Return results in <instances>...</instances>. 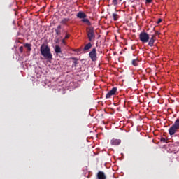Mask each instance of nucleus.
Wrapping results in <instances>:
<instances>
[{"label":"nucleus","instance_id":"2eb2a0df","mask_svg":"<svg viewBox=\"0 0 179 179\" xmlns=\"http://www.w3.org/2000/svg\"><path fill=\"white\" fill-rule=\"evenodd\" d=\"M24 47H25V48H27L28 52H30V51H31V44L25 43L24 44Z\"/></svg>","mask_w":179,"mask_h":179},{"label":"nucleus","instance_id":"f8f14e48","mask_svg":"<svg viewBox=\"0 0 179 179\" xmlns=\"http://www.w3.org/2000/svg\"><path fill=\"white\" fill-rule=\"evenodd\" d=\"M69 20H71V19L69 18H63L60 23L61 24H64L65 26H68V22H69Z\"/></svg>","mask_w":179,"mask_h":179},{"label":"nucleus","instance_id":"f03ea898","mask_svg":"<svg viewBox=\"0 0 179 179\" xmlns=\"http://www.w3.org/2000/svg\"><path fill=\"white\" fill-rule=\"evenodd\" d=\"M179 129V119H177L174 124L169 128V134L171 136H173L174 134H177Z\"/></svg>","mask_w":179,"mask_h":179},{"label":"nucleus","instance_id":"dca6fc26","mask_svg":"<svg viewBox=\"0 0 179 179\" xmlns=\"http://www.w3.org/2000/svg\"><path fill=\"white\" fill-rule=\"evenodd\" d=\"M112 17L115 22H117V20H118V19H120V16L117 13H113Z\"/></svg>","mask_w":179,"mask_h":179},{"label":"nucleus","instance_id":"aec40b11","mask_svg":"<svg viewBox=\"0 0 179 179\" xmlns=\"http://www.w3.org/2000/svg\"><path fill=\"white\" fill-rule=\"evenodd\" d=\"M161 142H163V143H167V140H166L165 138H161Z\"/></svg>","mask_w":179,"mask_h":179},{"label":"nucleus","instance_id":"20e7f679","mask_svg":"<svg viewBox=\"0 0 179 179\" xmlns=\"http://www.w3.org/2000/svg\"><path fill=\"white\" fill-rule=\"evenodd\" d=\"M150 38V36H149V34H148L145 31L141 32L139 35V39L143 43H148Z\"/></svg>","mask_w":179,"mask_h":179},{"label":"nucleus","instance_id":"bb28decb","mask_svg":"<svg viewBox=\"0 0 179 179\" xmlns=\"http://www.w3.org/2000/svg\"><path fill=\"white\" fill-rule=\"evenodd\" d=\"M157 34H159V31L155 32V36L157 35Z\"/></svg>","mask_w":179,"mask_h":179},{"label":"nucleus","instance_id":"1a4fd4ad","mask_svg":"<svg viewBox=\"0 0 179 179\" xmlns=\"http://www.w3.org/2000/svg\"><path fill=\"white\" fill-rule=\"evenodd\" d=\"M77 17L78 19H85L86 17H87V15H86V14L82 11H79L78 13L77 14Z\"/></svg>","mask_w":179,"mask_h":179},{"label":"nucleus","instance_id":"393cba45","mask_svg":"<svg viewBox=\"0 0 179 179\" xmlns=\"http://www.w3.org/2000/svg\"><path fill=\"white\" fill-rule=\"evenodd\" d=\"M147 3H150L152 2V0H145Z\"/></svg>","mask_w":179,"mask_h":179},{"label":"nucleus","instance_id":"412c9836","mask_svg":"<svg viewBox=\"0 0 179 179\" xmlns=\"http://www.w3.org/2000/svg\"><path fill=\"white\" fill-rule=\"evenodd\" d=\"M65 38L62 40V43L64 45H66V41H65Z\"/></svg>","mask_w":179,"mask_h":179},{"label":"nucleus","instance_id":"9d476101","mask_svg":"<svg viewBox=\"0 0 179 179\" xmlns=\"http://www.w3.org/2000/svg\"><path fill=\"white\" fill-rule=\"evenodd\" d=\"M97 178L98 179H106V174H104V172L103 171H99L97 173Z\"/></svg>","mask_w":179,"mask_h":179},{"label":"nucleus","instance_id":"6e6552de","mask_svg":"<svg viewBox=\"0 0 179 179\" xmlns=\"http://www.w3.org/2000/svg\"><path fill=\"white\" fill-rule=\"evenodd\" d=\"M110 143H111V145H113L115 146H117L118 145H120L121 141L120 139L113 138L110 141Z\"/></svg>","mask_w":179,"mask_h":179},{"label":"nucleus","instance_id":"5701e85b","mask_svg":"<svg viewBox=\"0 0 179 179\" xmlns=\"http://www.w3.org/2000/svg\"><path fill=\"white\" fill-rule=\"evenodd\" d=\"M20 52L21 53L23 52V46H20Z\"/></svg>","mask_w":179,"mask_h":179},{"label":"nucleus","instance_id":"0eeeda50","mask_svg":"<svg viewBox=\"0 0 179 179\" xmlns=\"http://www.w3.org/2000/svg\"><path fill=\"white\" fill-rule=\"evenodd\" d=\"M155 41H156V35H151L150 41H148L149 47H153L155 45Z\"/></svg>","mask_w":179,"mask_h":179},{"label":"nucleus","instance_id":"cd10ccee","mask_svg":"<svg viewBox=\"0 0 179 179\" xmlns=\"http://www.w3.org/2000/svg\"><path fill=\"white\" fill-rule=\"evenodd\" d=\"M73 59H76V58H73Z\"/></svg>","mask_w":179,"mask_h":179},{"label":"nucleus","instance_id":"f257e3e1","mask_svg":"<svg viewBox=\"0 0 179 179\" xmlns=\"http://www.w3.org/2000/svg\"><path fill=\"white\" fill-rule=\"evenodd\" d=\"M40 51L42 57L47 59L48 61H51L52 59V53H51V49L48 45L42 44L40 48Z\"/></svg>","mask_w":179,"mask_h":179},{"label":"nucleus","instance_id":"a211bd4d","mask_svg":"<svg viewBox=\"0 0 179 179\" xmlns=\"http://www.w3.org/2000/svg\"><path fill=\"white\" fill-rule=\"evenodd\" d=\"M132 65H134V66H138V59L132 60Z\"/></svg>","mask_w":179,"mask_h":179},{"label":"nucleus","instance_id":"7ed1b4c3","mask_svg":"<svg viewBox=\"0 0 179 179\" xmlns=\"http://www.w3.org/2000/svg\"><path fill=\"white\" fill-rule=\"evenodd\" d=\"M87 35L89 41H94V38H96V35L94 34V28H93V27H90L87 28Z\"/></svg>","mask_w":179,"mask_h":179},{"label":"nucleus","instance_id":"a878e982","mask_svg":"<svg viewBox=\"0 0 179 179\" xmlns=\"http://www.w3.org/2000/svg\"><path fill=\"white\" fill-rule=\"evenodd\" d=\"M157 23H162V19H159Z\"/></svg>","mask_w":179,"mask_h":179},{"label":"nucleus","instance_id":"f3484780","mask_svg":"<svg viewBox=\"0 0 179 179\" xmlns=\"http://www.w3.org/2000/svg\"><path fill=\"white\" fill-rule=\"evenodd\" d=\"M81 22H83V23H86L88 26H90L92 24L89 19L83 18V20H81Z\"/></svg>","mask_w":179,"mask_h":179},{"label":"nucleus","instance_id":"9b49d317","mask_svg":"<svg viewBox=\"0 0 179 179\" xmlns=\"http://www.w3.org/2000/svg\"><path fill=\"white\" fill-rule=\"evenodd\" d=\"M55 52L57 54V55H58L59 54H62V50H61V47L58 45H56L55 48Z\"/></svg>","mask_w":179,"mask_h":179},{"label":"nucleus","instance_id":"6ab92c4d","mask_svg":"<svg viewBox=\"0 0 179 179\" xmlns=\"http://www.w3.org/2000/svg\"><path fill=\"white\" fill-rule=\"evenodd\" d=\"M112 3H113V5H114V6H117V5H118V1L117 0H113Z\"/></svg>","mask_w":179,"mask_h":179},{"label":"nucleus","instance_id":"423d86ee","mask_svg":"<svg viewBox=\"0 0 179 179\" xmlns=\"http://www.w3.org/2000/svg\"><path fill=\"white\" fill-rule=\"evenodd\" d=\"M115 93H117V87H113L111 90L106 94V98L110 99L111 96L115 95Z\"/></svg>","mask_w":179,"mask_h":179},{"label":"nucleus","instance_id":"4be33fe9","mask_svg":"<svg viewBox=\"0 0 179 179\" xmlns=\"http://www.w3.org/2000/svg\"><path fill=\"white\" fill-rule=\"evenodd\" d=\"M69 37H71V34H66V36H65V37H64V39H68Z\"/></svg>","mask_w":179,"mask_h":179},{"label":"nucleus","instance_id":"4468645a","mask_svg":"<svg viewBox=\"0 0 179 179\" xmlns=\"http://www.w3.org/2000/svg\"><path fill=\"white\" fill-rule=\"evenodd\" d=\"M56 35H61V25L57 26V29L55 30Z\"/></svg>","mask_w":179,"mask_h":179},{"label":"nucleus","instance_id":"b1692460","mask_svg":"<svg viewBox=\"0 0 179 179\" xmlns=\"http://www.w3.org/2000/svg\"><path fill=\"white\" fill-rule=\"evenodd\" d=\"M74 66H76V65H78V62L76 61L73 62V64Z\"/></svg>","mask_w":179,"mask_h":179},{"label":"nucleus","instance_id":"39448f33","mask_svg":"<svg viewBox=\"0 0 179 179\" xmlns=\"http://www.w3.org/2000/svg\"><path fill=\"white\" fill-rule=\"evenodd\" d=\"M89 57L92 61H97V52L96 48H94L92 51L89 53Z\"/></svg>","mask_w":179,"mask_h":179},{"label":"nucleus","instance_id":"ddd939ff","mask_svg":"<svg viewBox=\"0 0 179 179\" xmlns=\"http://www.w3.org/2000/svg\"><path fill=\"white\" fill-rule=\"evenodd\" d=\"M90 48H92V43H88L87 44H86L83 48V51H89V50H90Z\"/></svg>","mask_w":179,"mask_h":179}]
</instances>
